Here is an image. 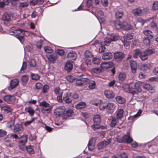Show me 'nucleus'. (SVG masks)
<instances>
[{"instance_id":"57","label":"nucleus","mask_w":158,"mask_h":158,"mask_svg":"<svg viewBox=\"0 0 158 158\" xmlns=\"http://www.w3.org/2000/svg\"><path fill=\"white\" fill-rule=\"evenodd\" d=\"M16 31H19L21 34L26 36L29 35V32L27 31H24L21 29H17Z\"/></svg>"},{"instance_id":"19","label":"nucleus","mask_w":158,"mask_h":158,"mask_svg":"<svg viewBox=\"0 0 158 158\" xmlns=\"http://www.w3.org/2000/svg\"><path fill=\"white\" fill-rule=\"evenodd\" d=\"M113 65L112 62H103L101 64L100 67L102 69H109L111 68Z\"/></svg>"},{"instance_id":"5","label":"nucleus","mask_w":158,"mask_h":158,"mask_svg":"<svg viewBox=\"0 0 158 158\" xmlns=\"http://www.w3.org/2000/svg\"><path fill=\"white\" fill-rule=\"evenodd\" d=\"M148 11V8H144L142 9L139 8L133 9L132 12L135 16H140L147 13Z\"/></svg>"},{"instance_id":"61","label":"nucleus","mask_w":158,"mask_h":158,"mask_svg":"<svg viewBox=\"0 0 158 158\" xmlns=\"http://www.w3.org/2000/svg\"><path fill=\"white\" fill-rule=\"evenodd\" d=\"M101 60L97 57H94L93 59V63L95 64H98L101 62Z\"/></svg>"},{"instance_id":"39","label":"nucleus","mask_w":158,"mask_h":158,"mask_svg":"<svg viewBox=\"0 0 158 158\" xmlns=\"http://www.w3.org/2000/svg\"><path fill=\"white\" fill-rule=\"evenodd\" d=\"M81 61L83 64V65H85V66L86 65L88 67H90L91 64V62L89 58H84Z\"/></svg>"},{"instance_id":"33","label":"nucleus","mask_w":158,"mask_h":158,"mask_svg":"<svg viewBox=\"0 0 158 158\" xmlns=\"http://www.w3.org/2000/svg\"><path fill=\"white\" fill-rule=\"evenodd\" d=\"M49 60L52 63H54L57 59V57L56 54H52L48 56Z\"/></svg>"},{"instance_id":"27","label":"nucleus","mask_w":158,"mask_h":158,"mask_svg":"<svg viewBox=\"0 0 158 158\" xmlns=\"http://www.w3.org/2000/svg\"><path fill=\"white\" fill-rule=\"evenodd\" d=\"M73 64L70 61H67L65 67V69L68 71H70L73 69Z\"/></svg>"},{"instance_id":"59","label":"nucleus","mask_w":158,"mask_h":158,"mask_svg":"<svg viewBox=\"0 0 158 158\" xmlns=\"http://www.w3.org/2000/svg\"><path fill=\"white\" fill-rule=\"evenodd\" d=\"M39 105L41 106H43V108H46L48 107H49V106H51L45 101H43L41 102H39Z\"/></svg>"},{"instance_id":"53","label":"nucleus","mask_w":158,"mask_h":158,"mask_svg":"<svg viewBox=\"0 0 158 158\" xmlns=\"http://www.w3.org/2000/svg\"><path fill=\"white\" fill-rule=\"evenodd\" d=\"M123 15V12L122 11H117L115 14V16L117 19H121Z\"/></svg>"},{"instance_id":"31","label":"nucleus","mask_w":158,"mask_h":158,"mask_svg":"<svg viewBox=\"0 0 158 158\" xmlns=\"http://www.w3.org/2000/svg\"><path fill=\"white\" fill-rule=\"evenodd\" d=\"M143 34L147 36V37H149L151 38L153 37V35L152 31L149 30H145L143 31Z\"/></svg>"},{"instance_id":"24","label":"nucleus","mask_w":158,"mask_h":158,"mask_svg":"<svg viewBox=\"0 0 158 158\" xmlns=\"http://www.w3.org/2000/svg\"><path fill=\"white\" fill-rule=\"evenodd\" d=\"M130 63L132 72L134 73L136 71L137 64L135 61H130Z\"/></svg>"},{"instance_id":"11","label":"nucleus","mask_w":158,"mask_h":158,"mask_svg":"<svg viewBox=\"0 0 158 158\" xmlns=\"http://www.w3.org/2000/svg\"><path fill=\"white\" fill-rule=\"evenodd\" d=\"M63 101L67 103H70L72 102V100L71 97V93L70 92H66L63 95L62 101Z\"/></svg>"},{"instance_id":"50","label":"nucleus","mask_w":158,"mask_h":158,"mask_svg":"<svg viewBox=\"0 0 158 158\" xmlns=\"http://www.w3.org/2000/svg\"><path fill=\"white\" fill-rule=\"evenodd\" d=\"M15 32L17 34V35H16L15 37L17 38L21 43H22L24 40L23 36L21 35V34L19 31H17Z\"/></svg>"},{"instance_id":"25","label":"nucleus","mask_w":158,"mask_h":158,"mask_svg":"<svg viewBox=\"0 0 158 158\" xmlns=\"http://www.w3.org/2000/svg\"><path fill=\"white\" fill-rule=\"evenodd\" d=\"M113 57L112 54L110 52L105 53L102 56V59L104 60H110Z\"/></svg>"},{"instance_id":"18","label":"nucleus","mask_w":158,"mask_h":158,"mask_svg":"<svg viewBox=\"0 0 158 158\" xmlns=\"http://www.w3.org/2000/svg\"><path fill=\"white\" fill-rule=\"evenodd\" d=\"M28 5V3L26 2H20L17 8L20 12H21L22 10L27 7Z\"/></svg>"},{"instance_id":"4","label":"nucleus","mask_w":158,"mask_h":158,"mask_svg":"<svg viewBox=\"0 0 158 158\" xmlns=\"http://www.w3.org/2000/svg\"><path fill=\"white\" fill-rule=\"evenodd\" d=\"M143 83L139 81L135 83L134 86L132 87V90H131V93L133 94H136L138 92L142 91L141 87L142 86Z\"/></svg>"},{"instance_id":"29","label":"nucleus","mask_w":158,"mask_h":158,"mask_svg":"<svg viewBox=\"0 0 158 158\" xmlns=\"http://www.w3.org/2000/svg\"><path fill=\"white\" fill-rule=\"evenodd\" d=\"M1 110L5 113H8L12 111V109L8 106H5L2 107Z\"/></svg>"},{"instance_id":"26","label":"nucleus","mask_w":158,"mask_h":158,"mask_svg":"<svg viewBox=\"0 0 158 158\" xmlns=\"http://www.w3.org/2000/svg\"><path fill=\"white\" fill-rule=\"evenodd\" d=\"M86 106V104L84 102H80L75 106V107L77 109H82Z\"/></svg>"},{"instance_id":"1","label":"nucleus","mask_w":158,"mask_h":158,"mask_svg":"<svg viewBox=\"0 0 158 158\" xmlns=\"http://www.w3.org/2000/svg\"><path fill=\"white\" fill-rule=\"evenodd\" d=\"M85 77V76L84 74L79 76L78 78L76 79V85L78 86H82L86 82H88L89 79Z\"/></svg>"},{"instance_id":"42","label":"nucleus","mask_w":158,"mask_h":158,"mask_svg":"<svg viewBox=\"0 0 158 158\" xmlns=\"http://www.w3.org/2000/svg\"><path fill=\"white\" fill-rule=\"evenodd\" d=\"M123 88L124 90L127 92L131 93V90H132V87H131V85H130L128 84H124L123 85Z\"/></svg>"},{"instance_id":"55","label":"nucleus","mask_w":158,"mask_h":158,"mask_svg":"<svg viewBox=\"0 0 158 158\" xmlns=\"http://www.w3.org/2000/svg\"><path fill=\"white\" fill-rule=\"evenodd\" d=\"M142 86L146 90L148 91L152 90L153 89V87L148 84H143Z\"/></svg>"},{"instance_id":"45","label":"nucleus","mask_w":158,"mask_h":158,"mask_svg":"<svg viewBox=\"0 0 158 158\" xmlns=\"http://www.w3.org/2000/svg\"><path fill=\"white\" fill-rule=\"evenodd\" d=\"M117 102L119 104H123L125 102V99L120 96H118L116 98Z\"/></svg>"},{"instance_id":"35","label":"nucleus","mask_w":158,"mask_h":158,"mask_svg":"<svg viewBox=\"0 0 158 158\" xmlns=\"http://www.w3.org/2000/svg\"><path fill=\"white\" fill-rule=\"evenodd\" d=\"M142 111L141 110H139L137 113L135 114L133 116H131L128 118L129 120H134L135 119L137 118L138 117L140 116L141 114Z\"/></svg>"},{"instance_id":"44","label":"nucleus","mask_w":158,"mask_h":158,"mask_svg":"<svg viewBox=\"0 0 158 158\" xmlns=\"http://www.w3.org/2000/svg\"><path fill=\"white\" fill-rule=\"evenodd\" d=\"M2 19L3 21L8 22L11 19L8 14L7 13H5L2 16Z\"/></svg>"},{"instance_id":"22","label":"nucleus","mask_w":158,"mask_h":158,"mask_svg":"<svg viewBox=\"0 0 158 158\" xmlns=\"http://www.w3.org/2000/svg\"><path fill=\"white\" fill-rule=\"evenodd\" d=\"M124 110L123 109H118L116 112V116L117 118L119 119H121L123 117Z\"/></svg>"},{"instance_id":"8","label":"nucleus","mask_w":158,"mask_h":158,"mask_svg":"<svg viewBox=\"0 0 158 158\" xmlns=\"http://www.w3.org/2000/svg\"><path fill=\"white\" fill-rule=\"evenodd\" d=\"M55 94L57 96V100L58 102H62V96L63 93V90L61 89L59 87L56 88L54 90Z\"/></svg>"},{"instance_id":"16","label":"nucleus","mask_w":158,"mask_h":158,"mask_svg":"<svg viewBox=\"0 0 158 158\" xmlns=\"http://www.w3.org/2000/svg\"><path fill=\"white\" fill-rule=\"evenodd\" d=\"M106 97L109 99H112L115 96V94L111 90H107L105 91L104 93Z\"/></svg>"},{"instance_id":"17","label":"nucleus","mask_w":158,"mask_h":158,"mask_svg":"<svg viewBox=\"0 0 158 158\" xmlns=\"http://www.w3.org/2000/svg\"><path fill=\"white\" fill-rule=\"evenodd\" d=\"M19 81L18 79H15L10 81V86L8 87V89L11 90L12 89L15 88L18 85Z\"/></svg>"},{"instance_id":"36","label":"nucleus","mask_w":158,"mask_h":158,"mask_svg":"<svg viewBox=\"0 0 158 158\" xmlns=\"http://www.w3.org/2000/svg\"><path fill=\"white\" fill-rule=\"evenodd\" d=\"M147 146L149 148H152V153H156L158 151V148L156 145H152L151 143H149Z\"/></svg>"},{"instance_id":"46","label":"nucleus","mask_w":158,"mask_h":158,"mask_svg":"<svg viewBox=\"0 0 158 158\" xmlns=\"http://www.w3.org/2000/svg\"><path fill=\"white\" fill-rule=\"evenodd\" d=\"M25 110L31 116L33 115L35 112V110L33 109L31 107H26L25 108Z\"/></svg>"},{"instance_id":"20","label":"nucleus","mask_w":158,"mask_h":158,"mask_svg":"<svg viewBox=\"0 0 158 158\" xmlns=\"http://www.w3.org/2000/svg\"><path fill=\"white\" fill-rule=\"evenodd\" d=\"M133 27L125 21L123 22L122 29L125 30H129L133 29Z\"/></svg>"},{"instance_id":"28","label":"nucleus","mask_w":158,"mask_h":158,"mask_svg":"<svg viewBox=\"0 0 158 158\" xmlns=\"http://www.w3.org/2000/svg\"><path fill=\"white\" fill-rule=\"evenodd\" d=\"M23 131V128L22 126L20 124H16L14 126V131L15 132L22 131Z\"/></svg>"},{"instance_id":"34","label":"nucleus","mask_w":158,"mask_h":158,"mask_svg":"<svg viewBox=\"0 0 158 158\" xmlns=\"http://www.w3.org/2000/svg\"><path fill=\"white\" fill-rule=\"evenodd\" d=\"M97 18L99 20V19H101L102 20V21L104 22L105 19H104V16L103 12L101 10H99L97 12Z\"/></svg>"},{"instance_id":"37","label":"nucleus","mask_w":158,"mask_h":158,"mask_svg":"<svg viewBox=\"0 0 158 158\" xmlns=\"http://www.w3.org/2000/svg\"><path fill=\"white\" fill-rule=\"evenodd\" d=\"M88 87L91 89H94L96 87V82L93 80L89 81L88 82Z\"/></svg>"},{"instance_id":"23","label":"nucleus","mask_w":158,"mask_h":158,"mask_svg":"<svg viewBox=\"0 0 158 158\" xmlns=\"http://www.w3.org/2000/svg\"><path fill=\"white\" fill-rule=\"evenodd\" d=\"M68 57L71 60H75L77 57V54L74 51H71L68 54Z\"/></svg>"},{"instance_id":"54","label":"nucleus","mask_w":158,"mask_h":158,"mask_svg":"<svg viewBox=\"0 0 158 158\" xmlns=\"http://www.w3.org/2000/svg\"><path fill=\"white\" fill-rule=\"evenodd\" d=\"M151 67L150 64H147L143 65L142 67V69L145 71H149Z\"/></svg>"},{"instance_id":"64","label":"nucleus","mask_w":158,"mask_h":158,"mask_svg":"<svg viewBox=\"0 0 158 158\" xmlns=\"http://www.w3.org/2000/svg\"><path fill=\"white\" fill-rule=\"evenodd\" d=\"M152 9L154 10H156L158 9V2L156 1L153 3Z\"/></svg>"},{"instance_id":"58","label":"nucleus","mask_w":158,"mask_h":158,"mask_svg":"<svg viewBox=\"0 0 158 158\" xmlns=\"http://www.w3.org/2000/svg\"><path fill=\"white\" fill-rule=\"evenodd\" d=\"M141 52V51L138 49L135 50L133 54V57L134 58H137L138 56H140Z\"/></svg>"},{"instance_id":"12","label":"nucleus","mask_w":158,"mask_h":158,"mask_svg":"<svg viewBox=\"0 0 158 158\" xmlns=\"http://www.w3.org/2000/svg\"><path fill=\"white\" fill-rule=\"evenodd\" d=\"M116 108L115 104L112 102H108L107 104V111L110 114L113 112Z\"/></svg>"},{"instance_id":"30","label":"nucleus","mask_w":158,"mask_h":158,"mask_svg":"<svg viewBox=\"0 0 158 158\" xmlns=\"http://www.w3.org/2000/svg\"><path fill=\"white\" fill-rule=\"evenodd\" d=\"M28 77L26 75L22 76L21 78V82L23 85H25L27 84L28 80Z\"/></svg>"},{"instance_id":"32","label":"nucleus","mask_w":158,"mask_h":158,"mask_svg":"<svg viewBox=\"0 0 158 158\" xmlns=\"http://www.w3.org/2000/svg\"><path fill=\"white\" fill-rule=\"evenodd\" d=\"M114 24L116 29H122L123 22L122 23L119 20H116L114 22Z\"/></svg>"},{"instance_id":"43","label":"nucleus","mask_w":158,"mask_h":158,"mask_svg":"<svg viewBox=\"0 0 158 158\" xmlns=\"http://www.w3.org/2000/svg\"><path fill=\"white\" fill-rule=\"evenodd\" d=\"M112 41L111 38L106 37L104 39L103 42L102 43V44L107 46Z\"/></svg>"},{"instance_id":"9","label":"nucleus","mask_w":158,"mask_h":158,"mask_svg":"<svg viewBox=\"0 0 158 158\" xmlns=\"http://www.w3.org/2000/svg\"><path fill=\"white\" fill-rule=\"evenodd\" d=\"M132 141L129 132H127V134L124 135L122 139H120L118 140L120 143L127 142V143H130Z\"/></svg>"},{"instance_id":"15","label":"nucleus","mask_w":158,"mask_h":158,"mask_svg":"<svg viewBox=\"0 0 158 158\" xmlns=\"http://www.w3.org/2000/svg\"><path fill=\"white\" fill-rule=\"evenodd\" d=\"M4 100L9 104L13 103L15 101V98L14 96L6 95L3 98Z\"/></svg>"},{"instance_id":"47","label":"nucleus","mask_w":158,"mask_h":158,"mask_svg":"<svg viewBox=\"0 0 158 158\" xmlns=\"http://www.w3.org/2000/svg\"><path fill=\"white\" fill-rule=\"evenodd\" d=\"M73 114V111L72 110L69 109L67 110L64 113V117L67 118L71 116Z\"/></svg>"},{"instance_id":"38","label":"nucleus","mask_w":158,"mask_h":158,"mask_svg":"<svg viewBox=\"0 0 158 158\" xmlns=\"http://www.w3.org/2000/svg\"><path fill=\"white\" fill-rule=\"evenodd\" d=\"M52 107L51 106L46 108H43L41 109V112L43 113H48L52 110Z\"/></svg>"},{"instance_id":"7","label":"nucleus","mask_w":158,"mask_h":158,"mask_svg":"<svg viewBox=\"0 0 158 158\" xmlns=\"http://www.w3.org/2000/svg\"><path fill=\"white\" fill-rule=\"evenodd\" d=\"M110 126L111 127H118L122 123V121L121 119H119L117 118L112 117L110 120Z\"/></svg>"},{"instance_id":"14","label":"nucleus","mask_w":158,"mask_h":158,"mask_svg":"<svg viewBox=\"0 0 158 158\" xmlns=\"http://www.w3.org/2000/svg\"><path fill=\"white\" fill-rule=\"evenodd\" d=\"M95 140L93 138L89 140L87 147L86 148V149H88V150L92 151L95 148Z\"/></svg>"},{"instance_id":"56","label":"nucleus","mask_w":158,"mask_h":158,"mask_svg":"<svg viewBox=\"0 0 158 158\" xmlns=\"http://www.w3.org/2000/svg\"><path fill=\"white\" fill-rule=\"evenodd\" d=\"M101 117L99 115H96L94 116L93 121L94 123H98L101 122Z\"/></svg>"},{"instance_id":"13","label":"nucleus","mask_w":158,"mask_h":158,"mask_svg":"<svg viewBox=\"0 0 158 158\" xmlns=\"http://www.w3.org/2000/svg\"><path fill=\"white\" fill-rule=\"evenodd\" d=\"M111 142V139H107V141L104 140L100 142L98 145V148L100 149L104 148L106 145L110 143Z\"/></svg>"},{"instance_id":"52","label":"nucleus","mask_w":158,"mask_h":158,"mask_svg":"<svg viewBox=\"0 0 158 158\" xmlns=\"http://www.w3.org/2000/svg\"><path fill=\"white\" fill-rule=\"evenodd\" d=\"M25 148L29 153L33 154L35 152L32 146L30 145L27 146Z\"/></svg>"},{"instance_id":"48","label":"nucleus","mask_w":158,"mask_h":158,"mask_svg":"<svg viewBox=\"0 0 158 158\" xmlns=\"http://www.w3.org/2000/svg\"><path fill=\"white\" fill-rule=\"evenodd\" d=\"M142 43L144 46H149L150 42L148 37H144L143 39Z\"/></svg>"},{"instance_id":"62","label":"nucleus","mask_w":158,"mask_h":158,"mask_svg":"<svg viewBox=\"0 0 158 158\" xmlns=\"http://www.w3.org/2000/svg\"><path fill=\"white\" fill-rule=\"evenodd\" d=\"M133 36L130 34H128L125 35L124 37V40L126 41H129V40L132 39L133 38Z\"/></svg>"},{"instance_id":"49","label":"nucleus","mask_w":158,"mask_h":158,"mask_svg":"<svg viewBox=\"0 0 158 158\" xmlns=\"http://www.w3.org/2000/svg\"><path fill=\"white\" fill-rule=\"evenodd\" d=\"M36 63L35 60L33 59L30 60L29 62V66L30 68H34L36 66Z\"/></svg>"},{"instance_id":"41","label":"nucleus","mask_w":158,"mask_h":158,"mask_svg":"<svg viewBox=\"0 0 158 158\" xmlns=\"http://www.w3.org/2000/svg\"><path fill=\"white\" fill-rule=\"evenodd\" d=\"M102 71V69L100 68L96 67L91 69L90 70L91 73L96 74L100 73Z\"/></svg>"},{"instance_id":"21","label":"nucleus","mask_w":158,"mask_h":158,"mask_svg":"<svg viewBox=\"0 0 158 158\" xmlns=\"http://www.w3.org/2000/svg\"><path fill=\"white\" fill-rule=\"evenodd\" d=\"M124 57V54L122 52H117L114 54V58L118 61L122 60Z\"/></svg>"},{"instance_id":"63","label":"nucleus","mask_w":158,"mask_h":158,"mask_svg":"<svg viewBox=\"0 0 158 158\" xmlns=\"http://www.w3.org/2000/svg\"><path fill=\"white\" fill-rule=\"evenodd\" d=\"M7 137H10V139H18V137L17 135L14 133L9 134L7 135Z\"/></svg>"},{"instance_id":"6","label":"nucleus","mask_w":158,"mask_h":158,"mask_svg":"<svg viewBox=\"0 0 158 158\" xmlns=\"http://www.w3.org/2000/svg\"><path fill=\"white\" fill-rule=\"evenodd\" d=\"M28 136L27 135H24L20 138L19 141V147L22 150L25 148V144L27 141Z\"/></svg>"},{"instance_id":"40","label":"nucleus","mask_w":158,"mask_h":158,"mask_svg":"<svg viewBox=\"0 0 158 158\" xmlns=\"http://www.w3.org/2000/svg\"><path fill=\"white\" fill-rule=\"evenodd\" d=\"M126 75L124 73H120L119 74L118 78L119 81L122 82L125 81L126 78Z\"/></svg>"},{"instance_id":"2","label":"nucleus","mask_w":158,"mask_h":158,"mask_svg":"<svg viewBox=\"0 0 158 158\" xmlns=\"http://www.w3.org/2000/svg\"><path fill=\"white\" fill-rule=\"evenodd\" d=\"M155 52L154 50L152 49H147L143 52H141L140 58L142 60H146L148 58V56L150 55Z\"/></svg>"},{"instance_id":"10","label":"nucleus","mask_w":158,"mask_h":158,"mask_svg":"<svg viewBox=\"0 0 158 158\" xmlns=\"http://www.w3.org/2000/svg\"><path fill=\"white\" fill-rule=\"evenodd\" d=\"M65 107L61 106L57 108L54 114L56 117H59L64 114L65 113Z\"/></svg>"},{"instance_id":"60","label":"nucleus","mask_w":158,"mask_h":158,"mask_svg":"<svg viewBox=\"0 0 158 158\" xmlns=\"http://www.w3.org/2000/svg\"><path fill=\"white\" fill-rule=\"evenodd\" d=\"M31 77L32 80H38L40 79V77L37 74H34L32 73H31Z\"/></svg>"},{"instance_id":"51","label":"nucleus","mask_w":158,"mask_h":158,"mask_svg":"<svg viewBox=\"0 0 158 158\" xmlns=\"http://www.w3.org/2000/svg\"><path fill=\"white\" fill-rule=\"evenodd\" d=\"M10 139V137H7L3 139L4 143L7 146H9L11 144V141Z\"/></svg>"},{"instance_id":"3","label":"nucleus","mask_w":158,"mask_h":158,"mask_svg":"<svg viewBox=\"0 0 158 158\" xmlns=\"http://www.w3.org/2000/svg\"><path fill=\"white\" fill-rule=\"evenodd\" d=\"M91 104L94 105L96 106H99V108L100 110H106L107 111V104L106 105L102 102V101L99 100H96L91 101Z\"/></svg>"}]
</instances>
